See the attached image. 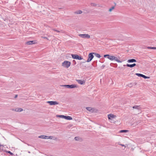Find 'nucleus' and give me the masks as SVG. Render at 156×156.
<instances>
[{"label":"nucleus","mask_w":156,"mask_h":156,"mask_svg":"<svg viewBox=\"0 0 156 156\" xmlns=\"http://www.w3.org/2000/svg\"><path fill=\"white\" fill-rule=\"evenodd\" d=\"M104 57L105 58L107 57L108 58L111 60H115L119 63H121L122 61L119 60L117 57H116L113 56H112L109 55L107 54L105 55H104Z\"/></svg>","instance_id":"obj_1"},{"label":"nucleus","mask_w":156,"mask_h":156,"mask_svg":"<svg viewBox=\"0 0 156 156\" xmlns=\"http://www.w3.org/2000/svg\"><path fill=\"white\" fill-rule=\"evenodd\" d=\"M71 65V62L68 61H65L62 63V66L66 68H69Z\"/></svg>","instance_id":"obj_2"},{"label":"nucleus","mask_w":156,"mask_h":156,"mask_svg":"<svg viewBox=\"0 0 156 156\" xmlns=\"http://www.w3.org/2000/svg\"><path fill=\"white\" fill-rule=\"evenodd\" d=\"M72 58L74 59H76L79 60H81L83 59V58L81 56H79L77 54H72L71 55Z\"/></svg>","instance_id":"obj_3"},{"label":"nucleus","mask_w":156,"mask_h":156,"mask_svg":"<svg viewBox=\"0 0 156 156\" xmlns=\"http://www.w3.org/2000/svg\"><path fill=\"white\" fill-rule=\"evenodd\" d=\"M93 53H90L89 54L88 56V58L87 61V62H89L91 61L94 57V56L93 55Z\"/></svg>","instance_id":"obj_4"},{"label":"nucleus","mask_w":156,"mask_h":156,"mask_svg":"<svg viewBox=\"0 0 156 156\" xmlns=\"http://www.w3.org/2000/svg\"><path fill=\"white\" fill-rule=\"evenodd\" d=\"M79 36L82 38H84L89 39L90 37V35L87 34H79Z\"/></svg>","instance_id":"obj_5"},{"label":"nucleus","mask_w":156,"mask_h":156,"mask_svg":"<svg viewBox=\"0 0 156 156\" xmlns=\"http://www.w3.org/2000/svg\"><path fill=\"white\" fill-rule=\"evenodd\" d=\"M47 103L51 105L58 104V103L56 101H48Z\"/></svg>","instance_id":"obj_6"},{"label":"nucleus","mask_w":156,"mask_h":156,"mask_svg":"<svg viewBox=\"0 0 156 156\" xmlns=\"http://www.w3.org/2000/svg\"><path fill=\"white\" fill-rule=\"evenodd\" d=\"M136 75L139 77H142L144 78V79H148V78H150L149 77L146 76L142 74H140V73H136Z\"/></svg>","instance_id":"obj_7"},{"label":"nucleus","mask_w":156,"mask_h":156,"mask_svg":"<svg viewBox=\"0 0 156 156\" xmlns=\"http://www.w3.org/2000/svg\"><path fill=\"white\" fill-rule=\"evenodd\" d=\"M67 88H73L77 87V86L76 85L72 84L71 85H67Z\"/></svg>","instance_id":"obj_8"},{"label":"nucleus","mask_w":156,"mask_h":156,"mask_svg":"<svg viewBox=\"0 0 156 156\" xmlns=\"http://www.w3.org/2000/svg\"><path fill=\"white\" fill-rule=\"evenodd\" d=\"M136 84V82L133 83H130L128 84V86L130 87H131L134 86H135Z\"/></svg>","instance_id":"obj_9"},{"label":"nucleus","mask_w":156,"mask_h":156,"mask_svg":"<svg viewBox=\"0 0 156 156\" xmlns=\"http://www.w3.org/2000/svg\"><path fill=\"white\" fill-rule=\"evenodd\" d=\"M36 43V41H31L27 42L26 44L28 45H30L32 44H34Z\"/></svg>","instance_id":"obj_10"},{"label":"nucleus","mask_w":156,"mask_h":156,"mask_svg":"<svg viewBox=\"0 0 156 156\" xmlns=\"http://www.w3.org/2000/svg\"><path fill=\"white\" fill-rule=\"evenodd\" d=\"M136 66V64L135 63H133L132 64H126V66L128 67H130L131 68H132V67L135 66ZM124 66H126V65H124Z\"/></svg>","instance_id":"obj_11"},{"label":"nucleus","mask_w":156,"mask_h":156,"mask_svg":"<svg viewBox=\"0 0 156 156\" xmlns=\"http://www.w3.org/2000/svg\"><path fill=\"white\" fill-rule=\"evenodd\" d=\"M38 137L39 138L43 139H48V136L44 135H42L38 136Z\"/></svg>","instance_id":"obj_12"},{"label":"nucleus","mask_w":156,"mask_h":156,"mask_svg":"<svg viewBox=\"0 0 156 156\" xmlns=\"http://www.w3.org/2000/svg\"><path fill=\"white\" fill-rule=\"evenodd\" d=\"M64 119L68 120H71L72 119V118L71 116H64Z\"/></svg>","instance_id":"obj_13"},{"label":"nucleus","mask_w":156,"mask_h":156,"mask_svg":"<svg viewBox=\"0 0 156 156\" xmlns=\"http://www.w3.org/2000/svg\"><path fill=\"white\" fill-rule=\"evenodd\" d=\"M86 109L88 111L91 112H93L94 111V109L90 107H87L86 108Z\"/></svg>","instance_id":"obj_14"},{"label":"nucleus","mask_w":156,"mask_h":156,"mask_svg":"<svg viewBox=\"0 0 156 156\" xmlns=\"http://www.w3.org/2000/svg\"><path fill=\"white\" fill-rule=\"evenodd\" d=\"M136 61L134 59H132L128 60L127 62L129 63L136 62Z\"/></svg>","instance_id":"obj_15"},{"label":"nucleus","mask_w":156,"mask_h":156,"mask_svg":"<svg viewBox=\"0 0 156 156\" xmlns=\"http://www.w3.org/2000/svg\"><path fill=\"white\" fill-rule=\"evenodd\" d=\"M13 111H15L17 112H21L23 111V109L21 108H16L15 110H13Z\"/></svg>","instance_id":"obj_16"},{"label":"nucleus","mask_w":156,"mask_h":156,"mask_svg":"<svg viewBox=\"0 0 156 156\" xmlns=\"http://www.w3.org/2000/svg\"><path fill=\"white\" fill-rule=\"evenodd\" d=\"M108 117L109 119H110L111 118H114V115L112 114H110L108 115Z\"/></svg>","instance_id":"obj_17"},{"label":"nucleus","mask_w":156,"mask_h":156,"mask_svg":"<svg viewBox=\"0 0 156 156\" xmlns=\"http://www.w3.org/2000/svg\"><path fill=\"white\" fill-rule=\"evenodd\" d=\"M77 81L80 84H83L84 83L83 81L81 80H77Z\"/></svg>","instance_id":"obj_18"},{"label":"nucleus","mask_w":156,"mask_h":156,"mask_svg":"<svg viewBox=\"0 0 156 156\" xmlns=\"http://www.w3.org/2000/svg\"><path fill=\"white\" fill-rule=\"evenodd\" d=\"M93 54H94L95 55V56H96V57H97L98 58H100L101 57L100 55L99 54L96 53H93Z\"/></svg>","instance_id":"obj_19"},{"label":"nucleus","mask_w":156,"mask_h":156,"mask_svg":"<svg viewBox=\"0 0 156 156\" xmlns=\"http://www.w3.org/2000/svg\"><path fill=\"white\" fill-rule=\"evenodd\" d=\"M139 107H140V106L136 105V106H133V108H135V109H137L138 110H139V109H140V108H139Z\"/></svg>","instance_id":"obj_20"},{"label":"nucleus","mask_w":156,"mask_h":156,"mask_svg":"<svg viewBox=\"0 0 156 156\" xmlns=\"http://www.w3.org/2000/svg\"><path fill=\"white\" fill-rule=\"evenodd\" d=\"M129 131L127 130H122L120 131V133H126Z\"/></svg>","instance_id":"obj_21"},{"label":"nucleus","mask_w":156,"mask_h":156,"mask_svg":"<svg viewBox=\"0 0 156 156\" xmlns=\"http://www.w3.org/2000/svg\"><path fill=\"white\" fill-rule=\"evenodd\" d=\"M82 12L80 10H78L77 12H75L76 14H81Z\"/></svg>","instance_id":"obj_22"},{"label":"nucleus","mask_w":156,"mask_h":156,"mask_svg":"<svg viewBox=\"0 0 156 156\" xmlns=\"http://www.w3.org/2000/svg\"><path fill=\"white\" fill-rule=\"evenodd\" d=\"M147 48L150 49H156V47H148Z\"/></svg>","instance_id":"obj_23"},{"label":"nucleus","mask_w":156,"mask_h":156,"mask_svg":"<svg viewBox=\"0 0 156 156\" xmlns=\"http://www.w3.org/2000/svg\"><path fill=\"white\" fill-rule=\"evenodd\" d=\"M90 5L92 6H97V4H95V3H90Z\"/></svg>","instance_id":"obj_24"},{"label":"nucleus","mask_w":156,"mask_h":156,"mask_svg":"<svg viewBox=\"0 0 156 156\" xmlns=\"http://www.w3.org/2000/svg\"><path fill=\"white\" fill-rule=\"evenodd\" d=\"M53 30L55 31H56V32H57L58 33H59L60 32H62V33H63V31L62 30H61L60 31H59V30H56L55 29H53Z\"/></svg>","instance_id":"obj_25"},{"label":"nucleus","mask_w":156,"mask_h":156,"mask_svg":"<svg viewBox=\"0 0 156 156\" xmlns=\"http://www.w3.org/2000/svg\"><path fill=\"white\" fill-rule=\"evenodd\" d=\"M64 115H56V116L57 117H59L60 118H64V117L63 116H64Z\"/></svg>","instance_id":"obj_26"},{"label":"nucleus","mask_w":156,"mask_h":156,"mask_svg":"<svg viewBox=\"0 0 156 156\" xmlns=\"http://www.w3.org/2000/svg\"><path fill=\"white\" fill-rule=\"evenodd\" d=\"M114 6L112 7L110 9H109V11L110 12H111L113 9H114Z\"/></svg>","instance_id":"obj_27"},{"label":"nucleus","mask_w":156,"mask_h":156,"mask_svg":"<svg viewBox=\"0 0 156 156\" xmlns=\"http://www.w3.org/2000/svg\"><path fill=\"white\" fill-rule=\"evenodd\" d=\"M74 139L76 140L79 141L80 140V138L79 137H75Z\"/></svg>","instance_id":"obj_28"},{"label":"nucleus","mask_w":156,"mask_h":156,"mask_svg":"<svg viewBox=\"0 0 156 156\" xmlns=\"http://www.w3.org/2000/svg\"><path fill=\"white\" fill-rule=\"evenodd\" d=\"M7 152L9 154L11 155L12 156L13 155V154L10 151H8Z\"/></svg>","instance_id":"obj_29"},{"label":"nucleus","mask_w":156,"mask_h":156,"mask_svg":"<svg viewBox=\"0 0 156 156\" xmlns=\"http://www.w3.org/2000/svg\"><path fill=\"white\" fill-rule=\"evenodd\" d=\"M53 137L52 136H48V139H52Z\"/></svg>","instance_id":"obj_30"},{"label":"nucleus","mask_w":156,"mask_h":156,"mask_svg":"<svg viewBox=\"0 0 156 156\" xmlns=\"http://www.w3.org/2000/svg\"><path fill=\"white\" fill-rule=\"evenodd\" d=\"M73 63L74 64V65L76 64V62L74 60H73Z\"/></svg>","instance_id":"obj_31"},{"label":"nucleus","mask_w":156,"mask_h":156,"mask_svg":"<svg viewBox=\"0 0 156 156\" xmlns=\"http://www.w3.org/2000/svg\"><path fill=\"white\" fill-rule=\"evenodd\" d=\"M61 86H62V87H66L67 88V86H67V85H62Z\"/></svg>","instance_id":"obj_32"},{"label":"nucleus","mask_w":156,"mask_h":156,"mask_svg":"<svg viewBox=\"0 0 156 156\" xmlns=\"http://www.w3.org/2000/svg\"><path fill=\"white\" fill-rule=\"evenodd\" d=\"M120 145L122 146H125V147H126V146H125L124 145L122 144H119Z\"/></svg>","instance_id":"obj_33"},{"label":"nucleus","mask_w":156,"mask_h":156,"mask_svg":"<svg viewBox=\"0 0 156 156\" xmlns=\"http://www.w3.org/2000/svg\"><path fill=\"white\" fill-rule=\"evenodd\" d=\"M42 37L44 39H48V38L45 37Z\"/></svg>","instance_id":"obj_34"},{"label":"nucleus","mask_w":156,"mask_h":156,"mask_svg":"<svg viewBox=\"0 0 156 156\" xmlns=\"http://www.w3.org/2000/svg\"><path fill=\"white\" fill-rule=\"evenodd\" d=\"M18 96V95L17 94L16 95L15 97V98H16Z\"/></svg>","instance_id":"obj_35"},{"label":"nucleus","mask_w":156,"mask_h":156,"mask_svg":"<svg viewBox=\"0 0 156 156\" xmlns=\"http://www.w3.org/2000/svg\"><path fill=\"white\" fill-rule=\"evenodd\" d=\"M28 153H30V151H28Z\"/></svg>","instance_id":"obj_36"}]
</instances>
